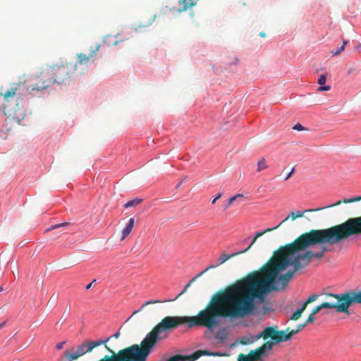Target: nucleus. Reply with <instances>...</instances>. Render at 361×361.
Masks as SVG:
<instances>
[{
  "label": "nucleus",
  "mask_w": 361,
  "mask_h": 361,
  "mask_svg": "<svg viewBox=\"0 0 361 361\" xmlns=\"http://www.w3.org/2000/svg\"><path fill=\"white\" fill-rule=\"evenodd\" d=\"M160 302L159 300H149V301H147L145 302L141 307V310H142L145 307H146L147 305H151V304H156V303H159Z\"/></svg>",
  "instance_id": "bb28decb"
},
{
  "label": "nucleus",
  "mask_w": 361,
  "mask_h": 361,
  "mask_svg": "<svg viewBox=\"0 0 361 361\" xmlns=\"http://www.w3.org/2000/svg\"><path fill=\"white\" fill-rule=\"evenodd\" d=\"M156 17H157V16L154 15L153 17H152V19L151 20V21H154L155 19H156Z\"/></svg>",
  "instance_id": "c03bdc74"
},
{
  "label": "nucleus",
  "mask_w": 361,
  "mask_h": 361,
  "mask_svg": "<svg viewBox=\"0 0 361 361\" xmlns=\"http://www.w3.org/2000/svg\"><path fill=\"white\" fill-rule=\"evenodd\" d=\"M259 36L261 37H266V33L264 32H259Z\"/></svg>",
  "instance_id": "4c0bfd02"
},
{
  "label": "nucleus",
  "mask_w": 361,
  "mask_h": 361,
  "mask_svg": "<svg viewBox=\"0 0 361 361\" xmlns=\"http://www.w3.org/2000/svg\"><path fill=\"white\" fill-rule=\"evenodd\" d=\"M202 356L201 350H196L190 356H187V361H195Z\"/></svg>",
  "instance_id": "aec40b11"
},
{
  "label": "nucleus",
  "mask_w": 361,
  "mask_h": 361,
  "mask_svg": "<svg viewBox=\"0 0 361 361\" xmlns=\"http://www.w3.org/2000/svg\"><path fill=\"white\" fill-rule=\"evenodd\" d=\"M318 298H319L318 295L312 294L305 301V302L302 304V305L306 308L309 304L315 301Z\"/></svg>",
  "instance_id": "412c9836"
},
{
  "label": "nucleus",
  "mask_w": 361,
  "mask_h": 361,
  "mask_svg": "<svg viewBox=\"0 0 361 361\" xmlns=\"http://www.w3.org/2000/svg\"><path fill=\"white\" fill-rule=\"evenodd\" d=\"M314 315L315 314H312V313L311 312V314L309 315L307 320L304 323H306V325H307L308 323L314 322V321H315V317H314Z\"/></svg>",
  "instance_id": "a878e982"
},
{
  "label": "nucleus",
  "mask_w": 361,
  "mask_h": 361,
  "mask_svg": "<svg viewBox=\"0 0 361 361\" xmlns=\"http://www.w3.org/2000/svg\"><path fill=\"white\" fill-rule=\"evenodd\" d=\"M306 308L302 305V307L299 309H298L290 317V320L296 321L298 320L302 315V312L305 311Z\"/></svg>",
  "instance_id": "dca6fc26"
},
{
  "label": "nucleus",
  "mask_w": 361,
  "mask_h": 361,
  "mask_svg": "<svg viewBox=\"0 0 361 361\" xmlns=\"http://www.w3.org/2000/svg\"><path fill=\"white\" fill-rule=\"evenodd\" d=\"M306 326V323L300 324L296 326L294 329H290L288 327L286 330H283V339H286V341H290L293 336L299 333Z\"/></svg>",
  "instance_id": "1a4fd4ad"
},
{
  "label": "nucleus",
  "mask_w": 361,
  "mask_h": 361,
  "mask_svg": "<svg viewBox=\"0 0 361 361\" xmlns=\"http://www.w3.org/2000/svg\"><path fill=\"white\" fill-rule=\"evenodd\" d=\"M222 195L223 194L221 192H219L215 197H214L211 200L212 204H214L216 202V201L222 197Z\"/></svg>",
  "instance_id": "c756f323"
},
{
  "label": "nucleus",
  "mask_w": 361,
  "mask_h": 361,
  "mask_svg": "<svg viewBox=\"0 0 361 361\" xmlns=\"http://www.w3.org/2000/svg\"><path fill=\"white\" fill-rule=\"evenodd\" d=\"M361 235V216L352 217L342 224L325 229H312L298 236L293 242L283 246V288L295 272L310 264L312 258L322 259L329 250L327 245L338 244L350 236Z\"/></svg>",
  "instance_id": "f257e3e1"
},
{
  "label": "nucleus",
  "mask_w": 361,
  "mask_h": 361,
  "mask_svg": "<svg viewBox=\"0 0 361 361\" xmlns=\"http://www.w3.org/2000/svg\"><path fill=\"white\" fill-rule=\"evenodd\" d=\"M92 283H89V284L86 286V289H87V290L90 289V288H91V286H92Z\"/></svg>",
  "instance_id": "a19ab883"
},
{
  "label": "nucleus",
  "mask_w": 361,
  "mask_h": 361,
  "mask_svg": "<svg viewBox=\"0 0 361 361\" xmlns=\"http://www.w3.org/2000/svg\"><path fill=\"white\" fill-rule=\"evenodd\" d=\"M268 168V165L266 163V160L264 158H261L257 163V169L258 172H260L263 170H265Z\"/></svg>",
  "instance_id": "f3484780"
},
{
  "label": "nucleus",
  "mask_w": 361,
  "mask_h": 361,
  "mask_svg": "<svg viewBox=\"0 0 361 361\" xmlns=\"http://www.w3.org/2000/svg\"><path fill=\"white\" fill-rule=\"evenodd\" d=\"M201 354L202 355H207V356H219V357H224L226 356V351H209L207 350H201Z\"/></svg>",
  "instance_id": "4468645a"
},
{
  "label": "nucleus",
  "mask_w": 361,
  "mask_h": 361,
  "mask_svg": "<svg viewBox=\"0 0 361 361\" xmlns=\"http://www.w3.org/2000/svg\"><path fill=\"white\" fill-rule=\"evenodd\" d=\"M224 262H226V252H223L219 257L213 261L208 267H207L203 271L200 272L197 274V276H202L204 273L207 272L211 269H214L219 268L221 265H222Z\"/></svg>",
  "instance_id": "6e6552de"
},
{
  "label": "nucleus",
  "mask_w": 361,
  "mask_h": 361,
  "mask_svg": "<svg viewBox=\"0 0 361 361\" xmlns=\"http://www.w3.org/2000/svg\"><path fill=\"white\" fill-rule=\"evenodd\" d=\"M6 324V322H4L3 323L0 324V329H2Z\"/></svg>",
  "instance_id": "ea45409f"
},
{
  "label": "nucleus",
  "mask_w": 361,
  "mask_h": 361,
  "mask_svg": "<svg viewBox=\"0 0 361 361\" xmlns=\"http://www.w3.org/2000/svg\"><path fill=\"white\" fill-rule=\"evenodd\" d=\"M140 310H141L134 311V312H133V314H132V316H133V315L136 314H137V313H138Z\"/></svg>",
  "instance_id": "79ce46f5"
},
{
  "label": "nucleus",
  "mask_w": 361,
  "mask_h": 361,
  "mask_svg": "<svg viewBox=\"0 0 361 361\" xmlns=\"http://www.w3.org/2000/svg\"><path fill=\"white\" fill-rule=\"evenodd\" d=\"M234 59H235V61H234L233 63V62H232V63L231 62V63H229V66H231L233 64H236V63L238 62V60L237 59H235V58Z\"/></svg>",
  "instance_id": "58836bf2"
},
{
  "label": "nucleus",
  "mask_w": 361,
  "mask_h": 361,
  "mask_svg": "<svg viewBox=\"0 0 361 361\" xmlns=\"http://www.w3.org/2000/svg\"><path fill=\"white\" fill-rule=\"evenodd\" d=\"M331 89V86L330 85H325V86H319L317 89V90L319 92H323V91H329Z\"/></svg>",
  "instance_id": "c85d7f7f"
},
{
  "label": "nucleus",
  "mask_w": 361,
  "mask_h": 361,
  "mask_svg": "<svg viewBox=\"0 0 361 361\" xmlns=\"http://www.w3.org/2000/svg\"><path fill=\"white\" fill-rule=\"evenodd\" d=\"M135 220L133 218H130L128 220V222L126 227L122 231V235L121 238V240H123L126 238V237L132 231V229L134 226Z\"/></svg>",
  "instance_id": "f8f14e48"
},
{
  "label": "nucleus",
  "mask_w": 361,
  "mask_h": 361,
  "mask_svg": "<svg viewBox=\"0 0 361 361\" xmlns=\"http://www.w3.org/2000/svg\"><path fill=\"white\" fill-rule=\"evenodd\" d=\"M77 61L73 62V65H75V75L84 74L87 69L91 59L87 55L82 53L77 54Z\"/></svg>",
  "instance_id": "0eeeda50"
},
{
  "label": "nucleus",
  "mask_w": 361,
  "mask_h": 361,
  "mask_svg": "<svg viewBox=\"0 0 361 361\" xmlns=\"http://www.w3.org/2000/svg\"><path fill=\"white\" fill-rule=\"evenodd\" d=\"M3 97V93H1V92H0V97Z\"/></svg>",
  "instance_id": "49530a36"
},
{
  "label": "nucleus",
  "mask_w": 361,
  "mask_h": 361,
  "mask_svg": "<svg viewBox=\"0 0 361 361\" xmlns=\"http://www.w3.org/2000/svg\"><path fill=\"white\" fill-rule=\"evenodd\" d=\"M51 70L54 82L58 84L67 83L74 79L75 75V65L73 62H61L49 67Z\"/></svg>",
  "instance_id": "20e7f679"
},
{
  "label": "nucleus",
  "mask_w": 361,
  "mask_h": 361,
  "mask_svg": "<svg viewBox=\"0 0 361 361\" xmlns=\"http://www.w3.org/2000/svg\"><path fill=\"white\" fill-rule=\"evenodd\" d=\"M3 290V288L1 286H0V291H1Z\"/></svg>",
  "instance_id": "de8ad7c7"
},
{
  "label": "nucleus",
  "mask_w": 361,
  "mask_h": 361,
  "mask_svg": "<svg viewBox=\"0 0 361 361\" xmlns=\"http://www.w3.org/2000/svg\"><path fill=\"white\" fill-rule=\"evenodd\" d=\"M200 276H197V275H196L194 278H192L186 285L184 288H185L187 290L188 289V288L191 286V284L196 281V279L197 278H199Z\"/></svg>",
  "instance_id": "7c9ffc66"
},
{
  "label": "nucleus",
  "mask_w": 361,
  "mask_h": 361,
  "mask_svg": "<svg viewBox=\"0 0 361 361\" xmlns=\"http://www.w3.org/2000/svg\"><path fill=\"white\" fill-rule=\"evenodd\" d=\"M101 47V44L99 43H95L90 48V54L87 56H90V59H92L97 54V52L99 50Z\"/></svg>",
  "instance_id": "2eb2a0df"
},
{
  "label": "nucleus",
  "mask_w": 361,
  "mask_h": 361,
  "mask_svg": "<svg viewBox=\"0 0 361 361\" xmlns=\"http://www.w3.org/2000/svg\"><path fill=\"white\" fill-rule=\"evenodd\" d=\"M327 297L336 299V302H322L312 310V314L319 313L322 309H334L337 312L350 315L349 308L351 305H361V290H348L340 294L329 293Z\"/></svg>",
  "instance_id": "f03ea898"
},
{
  "label": "nucleus",
  "mask_w": 361,
  "mask_h": 361,
  "mask_svg": "<svg viewBox=\"0 0 361 361\" xmlns=\"http://www.w3.org/2000/svg\"><path fill=\"white\" fill-rule=\"evenodd\" d=\"M197 4V0H179L178 5L180 8H178L179 12H183L187 11L188 8H192L195 6Z\"/></svg>",
  "instance_id": "9b49d317"
},
{
  "label": "nucleus",
  "mask_w": 361,
  "mask_h": 361,
  "mask_svg": "<svg viewBox=\"0 0 361 361\" xmlns=\"http://www.w3.org/2000/svg\"><path fill=\"white\" fill-rule=\"evenodd\" d=\"M166 361H187V356L176 355L171 357Z\"/></svg>",
  "instance_id": "4be33fe9"
},
{
  "label": "nucleus",
  "mask_w": 361,
  "mask_h": 361,
  "mask_svg": "<svg viewBox=\"0 0 361 361\" xmlns=\"http://www.w3.org/2000/svg\"><path fill=\"white\" fill-rule=\"evenodd\" d=\"M141 202H142L141 199L135 198L134 200H130V201L127 202L125 204L124 207L126 208L135 207V206L138 205L140 203H141Z\"/></svg>",
  "instance_id": "a211bd4d"
},
{
  "label": "nucleus",
  "mask_w": 361,
  "mask_h": 361,
  "mask_svg": "<svg viewBox=\"0 0 361 361\" xmlns=\"http://www.w3.org/2000/svg\"><path fill=\"white\" fill-rule=\"evenodd\" d=\"M65 343H66L65 341H63V342L57 343L56 345V348L58 350H61V348H63Z\"/></svg>",
  "instance_id": "2f4dec72"
},
{
  "label": "nucleus",
  "mask_w": 361,
  "mask_h": 361,
  "mask_svg": "<svg viewBox=\"0 0 361 361\" xmlns=\"http://www.w3.org/2000/svg\"><path fill=\"white\" fill-rule=\"evenodd\" d=\"M20 83L13 82L10 87L3 94L2 107L5 114L12 116L18 122L24 118L25 113L23 105L17 97V92L19 90Z\"/></svg>",
  "instance_id": "7ed1b4c3"
},
{
  "label": "nucleus",
  "mask_w": 361,
  "mask_h": 361,
  "mask_svg": "<svg viewBox=\"0 0 361 361\" xmlns=\"http://www.w3.org/2000/svg\"><path fill=\"white\" fill-rule=\"evenodd\" d=\"M344 45H341V47L335 49H333L331 53L332 54L333 56H338L339 55L342 51H344Z\"/></svg>",
  "instance_id": "5701e85b"
},
{
  "label": "nucleus",
  "mask_w": 361,
  "mask_h": 361,
  "mask_svg": "<svg viewBox=\"0 0 361 361\" xmlns=\"http://www.w3.org/2000/svg\"><path fill=\"white\" fill-rule=\"evenodd\" d=\"M293 129L295 130L302 131L305 130V128L303 127L300 123H297L293 127Z\"/></svg>",
  "instance_id": "cd10ccee"
},
{
  "label": "nucleus",
  "mask_w": 361,
  "mask_h": 361,
  "mask_svg": "<svg viewBox=\"0 0 361 361\" xmlns=\"http://www.w3.org/2000/svg\"><path fill=\"white\" fill-rule=\"evenodd\" d=\"M187 179V177L183 178L176 185V188H178L181 184Z\"/></svg>",
  "instance_id": "f704fd0d"
},
{
  "label": "nucleus",
  "mask_w": 361,
  "mask_h": 361,
  "mask_svg": "<svg viewBox=\"0 0 361 361\" xmlns=\"http://www.w3.org/2000/svg\"><path fill=\"white\" fill-rule=\"evenodd\" d=\"M293 171H294V168H293L291 171L289 173H288V175L286 177L285 180H288L292 176V174L293 173Z\"/></svg>",
  "instance_id": "c9c22d12"
},
{
  "label": "nucleus",
  "mask_w": 361,
  "mask_h": 361,
  "mask_svg": "<svg viewBox=\"0 0 361 361\" xmlns=\"http://www.w3.org/2000/svg\"><path fill=\"white\" fill-rule=\"evenodd\" d=\"M54 82L51 70L49 67L42 69L40 73L34 78L32 90L42 91L48 88Z\"/></svg>",
  "instance_id": "423d86ee"
},
{
  "label": "nucleus",
  "mask_w": 361,
  "mask_h": 361,
  "mask_svg": "<svg viewBox=\"0 0 361 361\" xmlns=\"http://www.w3.org/2000/svg\"><path fill=\"white\" fill-rule=\"evenodd\" d=\"M120 336V332L118 331L116 334H114L111 337H114L115 338H118Z\"/></svg>",
  "instance_id": "e433bc0d"
},
{
  "label": "nucleus",
  "mask_w": 361,
  "mask_h": 361,
  "mask_svg": "<svg viewBox=\"0 0 361 361\" xmlns=\"http://www.w3.org/2000/svg\"><path fill=\"white\" fill-rule=\"evenodd\" d=\"M361 200V196H357L355 197L350 198V199H344L343 200V203H353L355 202H358Z\"/></svg>",
  "instance_id": "b1692460"
},
{
  "label": "nucleus",
  "mask_w": 361,
  "mask_h": 361,
  "mask_svg": "<svg viewBox=\"0 0 361 361\" xmlns=\"http://www.w3.org/2000/svg\"><path fill=\"white\" fill-rule=\"evenodd\" d=\"M336 302V299H334V300H329V301H326L325 302Z\"/></svg>",
  "instance_id": "37998d69"
},
{
  "label": "nucleus",
  "mask_w": 361,
  "mask_h": 361,
  "mask_svg": "<svg viewBox=\"0 0 361 361\" xmlns=\"http://www.w3.org/2000/svg\"><path fill=\"white\" fill-rule=\"evenodd\" d=\"M69 225H70L69 222H63V223H61V224L52 225L51 227L47 228L44 231V233H48V232L51 231V230L56 229V228H61V227L68 226Z\"/></svg>",
  "instance_id": "6ab92c4d"
},
{
  "label": "nucleus",
  "mask_w": 361,
  "mask_h": 361,
  "mask_svg": "<svg viewBox=\"0 0 361 361\" xmlns=\"http://www.w3.org/2000/svg\"><path fill=\"white\" fill-rule=\"evenodd\" d=\"M187 291V289L185 288H183V290L173 300H170L169 301H173L176 299H178L181 295L184 294Z\"/></svg>",
  "instance_id": "473e14b6"
},
{
  "label": "nucleus",
  "mask_w": 361,
  "mask_h": 361,
  "mask_svg": "<svg viewBox=\"0 0 361 361\" xmlns=\"http://www.w3.org/2000/svg\"><path fill=\"white\" fill-rule=\"evenodd\" d=\"M326 81V74H322L318 78L317 82L320 85H323L324 84H325Z\"/></svg>",
  "instance_id": "393cba45"
},
{
  "label": "nucleus",
  "mask_w": 361,
  "mask_h": 361,
  "mask_svg": "<svg viewBox=\"0 0 361 361\" xmlns=\"http://www.w3.org/2000/svg\"><path fill=\"white\" fill-rule=\"evenodd\" d=\"M348 42V41L344 40L342 45H344V47H345Z\"/></svg>",
  "instance_id": "a18cd8bd"
},
{
  "label": "nucleus",
  "mask_w": 361,
  "mask_h": 361,
  "mask_svg": "<svg viewBox=\"0 0 361 361\" xmlns=\"http://www.w3.org/2000/svg\"><path fill=\"white\" fill-rule=\"evenodd\" d=\"M246 200V197L243 194H237L233 197H231L227 202V206H230L234 202H236L238 204L244 202Z\"/></svg>",
  "instance_id": "ddd939ff"
},
{
  "label": "nucleus",
  "mask_w": 361,
  "mask_h": 361,
  "mask_svg": "<svg viewBox=\"0 0 361 361\" xmlns=\"http://www.w3.org/2000/svg\"><path fill=\"white\" fill-rule=\"evenodd\" d=\"M342 202H343V200L342 201L341 200H338L336 203H334V204H333L331 205L325 207V208H329V207L338 206V205H340ZM322 209H323V208H317V209H307V210H305L303 212L299 211V212H298L296 213L294 212H291L288 214V216L286 219H284L279 225H277V226H274L273 228H267V229H265L262 232L257 233V234L255 235V238L252 239L250 245L246 249H245L244 250H242V251H239V252L233 253L231 255H227V260H228L229 259L233 257L234 256H236V255H238L239 254L244 253V252H247L252 246V245L255 243V241L257 240V238L262 236L263 234H264L266 233H268V232H270V231H274V230L277 229L278 228H279L281 226V225L283 223H284L285 221H288L289 219H291V220L294 221L297 218L303 216L304 214L306 213V212H317V211H319V210H322Z\"/></svg>",
  "instance_id": "39448f33"
},
{
  "label": "nucleus",
  "mask_w": 361,
  "mask_h": 361,
  "mask_svg": "<svg viewBox=\"0 0 361 361\" xmlns=\"http://www.w3.org/2000/svg\"><path fill=\"white\" fill-rule=\"evenodd\" d=\"M355 50L357 51L359 53L361 52V43H358L355 47Z\"/></svg>",
  "instance_id": "72a5a7b5"
},
{
  "label": "nucleus",
  "mask_w": 361,
  "mask_h": 361,
  "mask_svg": "<svg viewBox=\"0 0 361 361\" xmlns=\"http://www.w3.org/2000/svg\"><path fill=\"white\" fill-rule=\"evenodd\" d=\"M214 345L219 348L226 343V329H221L215 335Z\"/></svg>",
  "instance_id": "9d476101"
}]
</instances>
